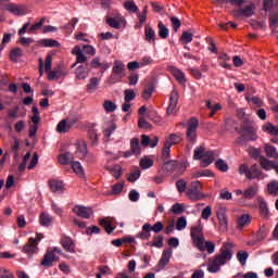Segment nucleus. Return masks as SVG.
<instances>
[{"instance_id":"1","label":"nucleus","mask_w":278,"mask_h":278,"mask_svg":"<svg viewBox=\"0 0 278 278\" xmlns=\"http://www.w3.org/2000/svg\"><path fill=\"white\" fill-rule=\"evenodd\" d=\"M232 250L233 243H223V247L219 249V254H215L213 261L210 262L208 268H206V270H208L211 274H217L218 271H220L222 266L226 265L227 262L231 261Z\"/></svg>"},{"instance_id":"2","label":"nucleus","mask_w":278,"mask_h":278,"mask_svg":"<svg viewBox=\"0 0 278 278\" xmlns=\"http://www.w3.org/2000/svg\"><path fill=\"white\" fill-rule=\"evenodd\" d=\"M235 131L241 135V137L235 140V144L245 146L247 142H255L258 140V135H256V130L250 119H243L241 127L235 128Z\"/></svg>"},{"instance_id":"3","label":"nucleus","mask_w":278,"mask_h":278,"mask_svg":"<svg viewBox=\"0 0 278 278\" xmlns=\"http://www.w3.org/2000/svg\"><path fill=\"white\" fill-rule=\"evenodd\" d=\"M192 160H195V161L201 160L200 166L202 168H205L213 164L215 160V155L213 151L205 152V147L200 146L194 149V155L192 156Z\"/></svg>"},{"instance_id":"4","label":"nucleus","mask_w":278,"mask_h":278,"mask_svg":"<svg viewBox=\"0 0 278 278\" xmlns=\"http://www.w3.org/2000/svg\"><path fill=\"white\" fill-rule=\"evenodd\" d=\"M164 166V170L167 172V174H173L176 172V175H174L175 177H180L184 175L187 166L184 162L180 161H166L163 164Z\"/></svg>"},{"instance_id":"5","label":"nucleus","mask_w":278,"mask_h":278,"mask_svg":"<svg viewBox=\"0 0 278 278\" xmlns=\"http://www.w3.org/2000/svg\"><path fill=\"white\" fill-rule=\"evenodd\" d=\"M198 127H199L198 118L191 117L187 125V132H186L187 141H189L191 144H194L198 139Z\"/></svg>"},{"instance_id":"6","label":"nucleus","mask_w":278,"mask_h":278,"mask_svg":"<svg viewBox=\"0 0 278 278\" xmlns=\"http://www.w3.org/2000/svg\"><path fill=\"white\" fill-rule=\"evenodd\" d=\"M190 236L197 249H199L200 251H204L203 226L199 225L192 227Z\"/></svg>"},{"instance_id":"7","label":"nucleus","mask_w":278,"mask_h":278,"mask_svg":"<svg viewBox=\"0 0 278 278\" xmlns=\"http://www.w3.org/2000/svg\"><path fill=\"white\" fill-rule=\"evenodd\" d=\"M187 197H189L192 202H198L204 198L201 192V182L199 180L191 182V188L187 191Z\"/></svg>"},{"instance_id":"8","label":"nucleus","mask_w":278,"mask_h":278,"mask_svg":"<svg viewBox=\"0 0 278 278\" xmlns=\"http://www.w3.org/2000/svg\"><path fill=\"white\" fill-rule=\"evenodd\" d=\"M4 10L15 16H24L27 14L26 4L9 3L4 5Z\"/></svg>"},{"instance_id":"9","label":"nucleus","mask_w":278,"mask_h":278,"mask_svg":"<svg viewBox=\"0 0 278 278\" xmlns=\"http://www.w3.org/2000/svg\"><path fill=\"white\" fill-rule=\"evenodd\" d=\"M35 242L36 240L34 238H28V242L22 248V252L27 254L28 257H31V255L39 252V248H38L39 243H35Z\"/></svg>"},{"instance_id":"10","label":"nucleus","mask_w":278,"mask_h":278,"mask_svg":"<svg viewBox=\"0 0 278 278\" xmlns=\"http://www.w3.org/2000/svg\"><path fill=\"white\" fill-rule=\"evenodd\" d=\"M179 102V92L176 89H173L170 92V101L168 102L167 106V115H174L176 113V106L177 103Z\"/></svg>"},{"instance_id":"11","label":"nucleus","mask_w":278,"mask_h":278,"mask_svg":"<svg viewBox=\"0 0 278 278\" xmlns=\"http://www.w3.org/2000/svg\"><path fill=\"white\" fill-rule=\"evenodd\" d=\"M258 204V214H261L263 219L268 220L270 218V211L268 207V203H266L263 197H257Z\"/></svg>"},{"instance_id":"12","label":"nucleus","mask_w":278,"mask_h":278,"mask_svg":"<svg viewBox=\"0 0 278 278\" xmlns=\"http://www.w3.org/2000/svg\"><path fill=\"white\" fill-rule=\"evenodd\" d=\"M260 192V186L258 184H253L252 186H249L245 190H243V197L241 198V201H251Z\"/></svg>"},{"instance_id":"13","label":"nucleus","mask_w":278,"mask_h":278,"mask_svg":"<svg viewBox=\"0 0 278 278\" xmlns=\"http://www.w3.org/2000/svg\"><path fill=\"white\" fill-rule=\"evenodd\" d=\"M74 214H77L78 217L84 219H90L93 211L91 207H85L83 205H75L73 208Z\"/></svg>"},{"instance_id":"14","label":"nucleus","mask_w":278,"mask_h":278,"mask_svg":"<svg viewBox=\"0 0 278 278\" xmlns=\"http://www.w3.org/2000/svg\"><path fill=\"white\" fill-rule=\"evenodd\" d=\"M217 214V218H218V222H219V228L220 230L223 231H226L227 230V227H228V218H227V210L226 207H219L216 212Z\"/></svg>"},{"instance_id":"15","label":"nucleus","mask_w":278,"mask_h":278,"mask_svg":"<svg viewBox=\"0 0 278 278\" xmlns=\"http://www.w3.org/2000/svg\"><path fill=\"white\" fill-rule=\"evenodd\" d=\"M75 124H76V121H67V119L60 121L59 124H56V132L59 134L70 132L72 127L75 126Z\"/></svg>"},{"instance_id":"16","label":"nucleus","mask_w":278,"mask_h":278,"mask_svg":"<svg viewBox=\"0 0 278 278\" xmlns=\"http://www.w3.org/2000/svg\"><path fill=\"white\" fill-rule=\"evenodd\" d=\"M55 261H59V257L53 253V251H47L40 265L46 268H51L53 266V262Z\"/></svg>"},{"instance_id":"17","label":"nucleus","mask_w":278,"mask_h":278,"mask_svg":"<svg viewBox=\"0 0 278 278\" xmlns=\"http://www.w3.org/2000/svg\"><path fill=\"white\" fill-rule=\"evenodd\" d=\"M61 247L68 252V253H75V242L72 240L71 237L63 236L61 237Z\"/></svg>"},{"instance_id":"18","label":"nucleus","mask_w":278,"mask_h":278,"mask_svg":"<svg viewBox=\"0 0 278 278\" xmlns=\"http://www.w3.org/2000/svg\"><path fill=\"white\" fill-rule=\"evenodd\" d=\"M112 73L115 75L117 78L122 79L125 77V65L123 62L116 60L115 63H113L112 67Z\"/></svg>"},{"instance_id":"19","label":"nucleus","mask_w":278,"mask_h":278,"mask_svg":"<svg viewBox=\"0 0 278 278\" xmlns=\"http://www.w3.org/2000/svg\"><path fill=\"white\" fill-rule=\"evenodd\" d=\"M173 255V251L170 249L164 250L162 253V258L159 261V268L163 269L166 267L167 264H169L170 257Z\"/></svg>"},{"instance_id":"20","label":"nucleus","mask_w":278,"mask_h":278,"mask_svg":"<svg viewBox=\"0 0 278 278\" xmlns=\"http://www.w3.org/2000/svg\"><path fill=\"white\" fill-rule=\"evenodd\" d=\"M156 34L153 30L152 26L146 25L144 26V40L149 43H155Z\"/></svg>"},{"instance_id":"21","label":"nucleus","mask_w":278,"mask_h":278,"mask_svg":"<svg viewBox=\"0 0 278 278\" xmlns=\"http://www.w3.org/2000/svg\"><path fill=\"white\" fill-rule=\"evenodd\" d=\"M254 11H255V4L251 3L245 5V8L239 9L238 15H241L243 17H251L252 15H254Z\"/></svg>"},{"instance_id":"22","label":"nucleus","mask_w":278,"mask_h":278,"mask_svg":"<svg viewBox=\"0 0 278 278\" xmlns=\"http://www.w3.org/2000/svg\"><path fill=\"white\" fill-rule=\"evenodd\" d=\"M100 225L105 229L108 235H112L115 230V227H113V218H101Z\"/></svg>"},{"instance_id":"23","label":"nucleus","mask_w":278,"mask_h":278,"mask_svg":"<svg viewBox=\"0 0 278 278\" xmlns=\"http://www.w3.org/2000/svg\"><path fill=\"white\" fill-rule=\"evenodd\" d=\"M100 81V78L91 77L86 88L87 92L90 94L94 93L96 90L99 88Z\"/></svg>"},{"instance_id":"24","label":"nucleus","mask_w":278,"mask_h":278,"mask_svg":"<svg viewBox=\"0 0 278 278\" xmlns=\"http://www.w3.org/2000/svg\"><path fill=\"white\" fill-rule=\"evenodd\" d=\"M39 223L43 227H50L53 225V217L48 213H41L39 216Z\"/></svg>"},{"instance_id":"25","label":"nucleus","mask_w":278,"mask_h":278,"mask_svg":"<svg viewBox=\"0 0 278 278\" xmlns=\"http://www.w3.org/2000/svg\"><path fill=\"white\" fill-rule=\"evenodd\" d=\"M252 222V216L249 214H243L238 218V229L242 230L245 226H249Z\"/></svg>"},{"instance_id":"26","label":"nucleus","mask_w":278,"mask_h":278,"mask_svg":"<svg viewBox=\"0 0 278 278\" xmlns=\"http://www.w3.org/2000/svg\"><path fill=\"white\" fill-rule=\"evenodd\" d=\"M121 23H123V17L119 15L115 17H106V25L111 26L113 29H119Z\"/></svg>"},{"instance_id":"27","label":"nucleus","mask_w":278,"mask_h":278,"mask_svg":"<svg viewBox=\"0 0 278 278\" xmlns=\"http://www.w3.org/2000/svg\"><path fill=\"white\" fill-rule=\"evenodd\" d=\"M218 62L219 66H222L224 70H231V65L228 63L230 62V55H228L227 53L219 54Z\"/></svg>"},{"instance_id":"28","label":"nucleus","mask_w":278,"mask_h":278,"mask_svg":"<svg viewBox=\"0 0 278 278\" xmlns=\"http://www.w3.org/2000/svg\"><path fill=\"white\" fill-rule=\"evenodd\" d=\"M265 153H266L267 157L278 161V150L274 146L266 143L265 144Z\"/></svg>"},{"instance_id":"29","label":"nucleus","mask_w":278,"mask_h":278,"mask_svg":"<svg viewBox=\"0 0 278 278\" xmlns=\"http://www.w3.org/2000/svg\"><path fill=\"white\" fill-rule=\"evenodd\" d=\"M88 75L87 66L79 65L77 70H75V77H77L78 80H85Z\"/></svg>"},{"instance_id":"30","label":"nucleus","mask_w":278,"mask_h":278,"mask_svg":"<svg viewBox=\"0 0 278 278\" xmlns=\"http://www.w3.org/2000/svg\"><path fill=\"white\" fill-rule=\"evenodd\" d=\"M172 74H173L174 78L178 81V84H180V85L186 84V76H185L184 72H181L180 70H178L176 67H172Z\"/></svg>"},{"instance_id":"31","label":"nucleus","mask_w":278,"mask_h":278,"mask_svg":"<svg viewBox=\"0 0 278 278\" xmlns=\"http://www.w3.org/2000/svg\"><path fill=\"white\" fill-rule=\"evenodd\" d=\"M269 229L265 226H262L258 228L256 235H255V242H262L266 239V236H268Z\"/></svg>"},{"instance_id":"32","label":"nucleus","mask_w":278,"mask_h":278,"mask_svg":"<svg viewBox=\"0 0 278 278\" xmlns=\"http://www.w3.org/2000/svg\"><path fill=\"white\" fill-rule=\"evenodd\" d=\"M267 194L278 197V180H271L267 184Z\"/></svg>"},{"instance_id":"33","label":"nucleus","mask_w":278,"mask_h":278,"mask_svg":"<svg viewBox=\"0 0 278 278\" xmlns=\"http://www.w3.org/2000/svg\"><path fill=\"white\" fill-rule=\"evenodd\" d=\"M258 160L261 161L262 168L265 170H270L274 168V165H277V161H269L265 156H261Z\"/></svg>"},{"instance_id":"34","label":"nucleus","mask_w":278,"mask_h":278,"mask_svg":"<svg viewBox=\"0 0 278 278\" xmlns=\"http://www.w3.org/2000/svg\"><path fill=\"white\" fill-rule=\"evenodd\" d=\"M106 170L111 172L112 177L116 180L123 176V169L118 164L113 165V167H106Z\"/></svg>"},{"instance_id":"35","label":"nucleus","mask_w":278,"mask_h":278,"mask_svg":"<svg viewBox=\"0 0 278 278\" xmlns=\"http://www.w3.org/2000/svg\"><path fill=\"white\" fill-rule=\"evenodd\" d=\"M39 45L43 46L45 48H60L59 41L52 38L41 39Z\"/></svg>"},{"instance_id":"36","label":"nucleus","mask_w":278,"mask_h":278,"mask_svg":"<svg viewBox=\"0 0 278 278\" xmlns=\"http://www.w3.org/2000/svg\"><path fill=\"white\" fill-rule=\"evenodd\" d=\"M22 55H23V51L21 48H13L9 53V59L11 60V62L17 63V60L22 58Z\"/></svg>"},{"instance_id":"37","label":"nucleus","mask_w":278,"mask_h":278,"mask_svg":"<svg viewBox=\"0 0 278 278\" xmlns=\"http://www.w3.org/2000/svg\"><path fill=\"white\" fill-rule=\"evenodd\" d=\"M143 227H149L148 230L153 231L154 233H160L161 231L164 230V226L162 222H156L154 223L153 226H151V224L149 223H146Z\"/></svg>"},{"instance_id":"38","label":"nucleus","mask_w":278,"mask_h":278,"mask_svg":"<svg viewBox=\"0 0 278 278\" xmlns=\"http://www.w3.org/2000/svg\"><path fill=\"white\" fill-rule=\"evenodd\" d=\"M157 28L159 37H161L163 40H166L169 37V28H167L162 22H159Z\"/></svg>"},{"instance_id":"39","label":"nucleus","mask_w":278,"mask_h":278,"mask_svg":"<svg viewBox=\"0 0 278 278\" xmlns=\"http://www.w3.org/2000/svg\"><path fill=\"white\" fill-rule=\"evenodd\" d=\"M181 142V135L172 134L168 136L166 141H164V144H170V147L175 144H179Z\"/></svg>"},{"instance_id":"40","label":"nucleus","mask_w":278,"mask_h":278,"mask_svg":"<svg viewBox=\"0 0 278 278\" xmlns=\"http://www.w3.org/2000/svg\"><path fill=\"white\" fill-rule=\"evenodd\" d=\"M49 186H50L51 192H54V193L63 192V189H64L63 181L52 180L49 182Z\"/></svg>"},{"instance_id":"41","label":"nucleus","mask_w":278,"mask_h":278,"mask_svg":"<svg viewBox=\"0 0 278 278\" xmlns=\"http://www.w3.org/2000/svg\"><path fill=\"white\" fill-rule=\"evenodd\" d=\"M130 151H132L135 155H141V146H139L138 138L130 140Z\"/></svg>"},{"instance_id":"42","label":"nucleus","mask_w":278,"mask_h":278,"mask_svg":"<svg viewBox=\"0 0 278 278\" xmlns=\"http://www.w3.org/2000/svg\"><path fill=\"white\" fill-rule=\"evenodd\" d=\"M87 137L89 139V142H91V144L93 147H96L97 144H99V135H97V131L96 129H89L88 130V134H87Z\"/></svg>"},{"instance_id":"43","label":"nucleus","mask_w":278,"mask_h":278,"mask_svg":"<svg viewBox=\"0 0 278 278\" xmlns=\"http://www.w3.org/2000/svg\"><path fill=\"white\" fill-rule=\"evenodd\" d=\"M239 175H245L248 180H252V173L250 170L249 164H241L239 166Z\"/></svg>"},{"instance_id":"44","label":"nucleus","mask_w":278,"mask_h":278,"mask_svg":"<svg viewBox=\"0 0 278 278\" xmlns=\"http://www.w3.org/2000/svg\"><path fill=\"white\" fill-rule=\"evenodd\" d=\"M124 8L130 14H135V13L139 12L137 4H135V2L132 0H128V1L124 2Z\"/></svg>"},{"instance_id":"45","label":"nucleus","mask_w":278,"mask_h":278,"mask_svg":"<svg viewBox=\"0 0 278 278\" xmlns=\"http://www.w3.org/2000/svg\"><path fill=\"white\" fill-rule=\"evenodd\" d=\"M77 151L79 156H86L87 155V142L86 140L81 139L77 142Z\"/></svg>"},{"instance_id":"46","label":"nucleus","mask_w":278,"mask_h":278,"mask_svg":"<svg viewBox=\"0 0 278 278\" xmlns=\"http://www.w3.org/2000/svg\"><path fill=\"white\" fill-rule=\"evenodd\" d=\"M72 160H73V154L71 152L61 153L59 156V163L61 165H67L72 162Z\"/></svg>"},{"instance_id":"47","label":"nucleus","mask_w":278,"mask_h":278,"mask_svg":"<svg viewBox=\"0 0 278 278\" xmlns=\"http://www.w3.org/2000/svg\"><path fill=\"white\" fill-rule=\"evenodd\" d=\"M206 109L211 111L210 117H213L217 111L222 110V105L219 103L213 104L212 101H206Z\"/></svg>"},{"instance_id":"48","label":"nucleus","mask_w":278,"mask_h":278,"mask_svg":"<svg viewBox=\"0 0 278 278\" xmlns=\"http://www.w3.org/2000/svg\"><path fill=\"white\" fill-rule=\"evenodd\" d=\"M153 242L148 243V247L162 249L163 248V236L157 235L153 237Z\"/></svg>"},{"instance_id":"49","label":"nucleus","mask_w":278,"mask_h":278,"mask_svg":"<svg viewBox=\"0 0 278 278\" xmlns=\"http://www.w3.org/2000/svg\"><path fill=\"white\" fill-rule=\"evenodd\" d=\"M136 238L148 241L151 238V230L149 229V227L142 226V231L138 232V235H136Z\"/></svg>"},{"instance_id":"50","label":"nucleus","mask_w":278,"mask_h":278,"mask_svg":"<svg viewBox=\"0 0 278 278\" xmlns=\"http://www.w3.org/2000/svg\"><path fill=\"white\" fill-rule=\"evenodd\" d=\"M263 131H267L269 135L278 137V127L273 124L264 125Z\"/></svg>"},{"instance_id":"51","label":"nucleus","mask_w":278,"mask_h":278,"mask_svg":"<svg viewBox=\"0 0 278 278\" xmlns=\"http://www.w3.org/2000/svg\"><path fill=\"white\" fill-rule=\"evenodd\" d=\"M117 109L116 104L111 100H105L103 102V110H105L106 113H114Z\"/></svg>"},{"instance_id":"52","label":"nucleus","mask_w":278,"mask_h":278,"mask_svg":"<svg viewBox=\"0 0 278 278\" xmlns=\"http://www.w3.org/2000/svg\"><path fill=\"white\" fill-rule=\"evenodd\" d=\"M72 169L78 176H80V177L85 176V170L83 169V166L79 162H77V161L72 162Z\"/></svg>"},{"instance_id":"53","label":"nucleus","mask_w":278,"mask_h":278,"mask_svg":"<svg viewBox=\"0 0 278 278\" xmlns=\"http://www.w3.org/2000/svg\"><path fill=\"white\" fill-rule=\"evenodd\" d=\"M139 164H140V167H142V169H149L153 166V161L148 156H144L140 159Z\"/></svg>"},{"instance_id":"54","label":"nucleus","mask_w":278,"mask_h":278,"mask_svg":"<svg viewBox=\"0 0 278 278\" xmlns=\"http://www.w3.org/2000/svg\"><path fill=\"white\" fill-rule=\"evenodd\" d=\"M153 91H155V87L153 85H148L142 91V99L149 100L152 97Z\"/></svg>"},{"instance_id":"55","label":"nucleus","mask_w":278,"mask_h":278,"mask_svg":"<svg viewBox=\"0 0 278 278\" xmlns=\"http://www.w3.org/2000/svg\"><path fill=\"white\" fill-rule=\"evenodd\" d=\"M237 260L239 261V263H241V265L244 266L247 264V261L249 260V252H247V251H238Z\"/></svg>"},{"instance_id":"56","label":"nucleus","mask_w":278,"mask_h":278,"mask_svg":"<svg viewBox=\"0 0 278 278\" xmlns=\"http://www.w3.org/2000/svg\"><path fill=\"white\" fill-rule=\"evenodd\" d=\"M180 40H181L182 45H189L191 41H193V35H191L190 31L185 30V31H182Z\"/></svg>"},{"instance_id":"57","label":"nucleus","mask_w":278,"mask_h":278,"mask_svg":"<svg viewBox=\"0 0 278 278\" xmlns=\"http://www.w3.org/2000/svg\"><path fill=\"white\" fill-rule=\"evenodd\" d=\"M124 94H125L124 100L127 103L132 102L137 98V93H135L132 89H126L124 91Z\"/></svg>"},{"instance_id":"58","label":"nucleus","mask_w":278,"mask_h":278,"mask_svg":"<svg viewBox=\"0 0 278 278\" xmlns=\"http://www.w3.org/2000/svg\"><path fill=\"white\" fill-rule=\"evenodd\" d=\"M215 167H217V169L223 173H227L228 170V164L226 163V161L222 159L215 161Z\"/></svg>"},{"instance_id":"59","label":"nucleus","mask_w":278,"mask_h":278,"mask_svg":"<svg viewBox=\"0 0 278 278\" xmlns=\"http://www.w3.org/2000/svg\"><path fill=\"white\" fill-rule=\"evenodd\" d=\"M124 185H125L124 181L113 185L112 186V194L113 195H119L123 192Z\"/></svg>"},{"instance_id":"60","label":"nucleus","mask_w":278,"mask_h":278,"mask_svg":"<svg viewBox=\"0 0 278 278\" xmlns=\"http://www.w3.org/2000/svg\"><path fill=\"white\" fill-rule=\"evenodd\" d=\"M187 226H188V220L186 219L185 216H182V217L177 219V222H176V229L178 231L184 230Z\"/></svg>"},{"instance_id":"61","label":"nucleus","mask_w":278,"mask_h":278,"mask_svg":"<svg viewBox=\"0 0 278 278\" xmlns=\"http://www.w3.org/2000/svg\"><path fill=\"white\" fill-rule=\"evenodd\" d=\"M53 72H54L56 75H60V76H62V77H65V76H67V74H68V70L66 68V66H64V65H62V64L58 65V66L53 70Z\"/></svg>"},{"instance_id":"62","label":"nucleus","mask_w":278,"mask_h":278,"mask_svg":"<svg viewBox=\"0 0 278 278\" xmlns=\"http://www.w3.org/2000/svg\"><path fill=\"white\" fill-rule=\"evenodd\" d=\"M170 23H172V27L174 33L179 31L180 27H181V22L179 18H177L176 16H170Z\"/></svg>"},{"instance_id":"63","label":"nucleus","mask_w":278,"mask_h":278,"mask_svg":"<svg viewBox=\"0 0 278 278\" xmlns=\"http://www.w3.org/2000/svg\"><path fill=\"white\" fill-rule=\"evenodd\" d=\"M188 187V182L185 179H178L176 182V188L179 193H184L186 188Z\"/></svg>"},{"instance_id":"64","label":"nucleus","mask_w":278,"mask_h":278,"mask_svg":"<svg viewBox=\"0 0 278 278\" xmlns=\"http://www.w3.org/2000/svg\"><path fill=\"white\" fill-rule=\"evenodd\" d=\"M249 170H251V173H252V179H256V178L261 177V175H262V172L257 164H253L251 166V168H249Z\"/></svg>"}]
</instances>
